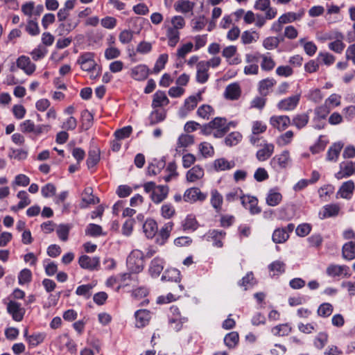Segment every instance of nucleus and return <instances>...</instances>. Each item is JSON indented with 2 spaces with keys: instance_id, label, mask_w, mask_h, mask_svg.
<instances>
[{
  "instance_id": "obj_1",
  "label": "nucleus",
  "mask_w": 355,
  "mask_h": 355,
  "mask_svg": "<svg viewBox=\"0 0 355 355\" xmlns=\"http://www.w3.org/2000/svg\"><path fill=\"white\" fill-rule=\"evenodd\" d=\"M127 266L132 272H140L144 267V253L139 250H132L127 258Z\"/></svg>"
},
{
  "instance_id": "obj_2",
  "label": "nucleus",
  "mask_w": 355,
  "mask_h": 355,
  "mask_svg": "<svg viewBox=\"0 0 355 355\" xmlns=\"http://www.w3.org/2000/svg\"><path fill=\"white\" fill-rule=\"evenodd\" d=\"M259 61V53L245 55V62L248 65L244 67V73L246 75H257L259 73L258 62Z\"/></svg>"
},
{
  "instance_id": "obj_3",
  "label": "nucleus",
  "mask_w": 355,
  "mask_h": 355,
  "mask_svg": "<svg viewBox=\"0 0 355 355\" xmlns=\"http://www.w3.org/2000/svg\"><path fill=\"white\" fill-rule=\"evenodd\" d=\"M77 62L80 65L83 70L89 72L93 71L96 67L94 53L92 52H85L81 54Z\"/></svg>"
},
{
  "instance_id": "obj_4",
  "label": "nucleus",
  "mask_w": 355,
  "mask_h": 355,
  "mask_svg": "<svg viewBox=\"0 0 355 355\" xmlns=\"http://www.w3.org/2000/svg\"><path fill=\"white\" fill-rule=\"evenodd\" d=\"M7 311L12 315L15 321L20 322L23 320L25 310L21 307V304L10 300L7 304Z\"/></svg>"
},
{
  "instance_id": "obj_5",
  "label": "nucleus",
  "mask_w": 355,
  "mask_h": 355,
  "mask_svg": "<svg viewBox=\"0 0 355 355\" xmlns=\"http://www.w3.org/2000/svg\"><path fill=\"white\" fill-rule=\"evenodd\" d=\"M78 263L83 269L98 270L100 266V259L98 257H91L87 255H82L78 259Z\"/></svg>"
},
{
  "instance_id": "obj_6",
  "label": "nucleus",
  "mask_w": 355,
  "mask_h": 355,
  "mask_svg": "<svg viewBox=\"0 0 355 355\" xmlns=\"http://www.w3.org/2000/svg\"><path fill=\"white\" fill-rule=\"evenodd\" d=\"M328 276L336 277L343 275L345 277H350L349 268L345 265L330 264L326 270Z\"/></svg>"
},
{
  "instance_id": "obj_7",
  "label": "nucleus",
  "mask_w": 355,
  "mask_h": 355,
  "mask_svg": "<svg viewBox=\"0 0 355 355\" xmlns=\"http://www.w3.org/2000/svg\"><path fill=\"white\" fill-rule=\"evenodd\" d=\"M339 166L340 171L335 174L338 180L350 177L355 173V162L352 161L343 162Z\"/></svg>"
},
{
  "instance_id": "obj_8",
  "label": "nucleus",
  "mask_w": 355,
  "mask_h": 355,
  "mask_svg": "<svg viewBox=\"0 0 355 355\" xmlns=\"http://www.w3.org/2000/svg\"><path fill=\"white\" fill-rule=\"evenodd\" d=\"M270 123L279 131H284L291 125V120L286 115L272 116L270 119Z\"/></svg>"
},
{
  "instance_id": "obj_9",
  "label": "nucleus",
  "mask_w": 355,
  "mask_h": 355,
  "mask_svg": "<svg viewBox=\"0 0 355 355\" xmlns=\"http://www.w3.org/2000/svg\"><path fill=\"white\" fill-rule=\"evenodd\" d=\"M17 66L28 76L32 75L36 69V65L31 61L29 57L21 55L17 60Z\"/></svg>"
},
{
  "instance_id": "obj_10",
  "label": "nucleus",
  "mask_w": 355,
  "mask_h": 355,
  "mask_svg": "<svg viewBox=\"0 0 355 355\" xmlns=\"http://www.w3.org/2000/svg\"><path fill=\"white\" fill-rule=\"evenodd\" d=\"M241 204L250 211L251 214H258L261 211V208L258 206V200L256 197L245 195V197H241Z\"/></svg>"
},
{
  "instance_id": "obj_11",
  "label": "nucleus",
  "mask_w": 355,
  "mask_h": 355,
  "mask_svg": "<svg viewBox=\"0 0 355 355\" xmlns=\"http://www.w3.org/2000/svg\"><path fill=\"white\" fill-rule=\"evenodd\" d=\"M183 198L186 202L204 201L207 198V194L202 193L197 187H192L186 190Z\"/></svg>"
},
{
  "instance_id": "obj_12",
  "label": "nucleus",
  "mask_w": 355,
  "mask_h": 355,
  "mask_svg": "<svg viewBox=\"0 0 355 355\" xmlns=\"http://www.w3.org/2000/svg\"><path fill=\"white\" fill-rule=\"evenodd\" d=\"M300 98V95H294L282 99L278 103L277 107L284 111L293 110L298 105Z\"/></svg>"
},
{
  "instance_id": "obj_13",
  "label": "nucleus",
  "mask_w": 355,
  "mask_h": 355,
  "mask_svg": "<svg viewBox=\"0 0 355 355\" xmlns=\"http://www.w3.org/2000/svg\"><path fill=\"white\" fill-rule=\"evenodd\" d=\"M241 95V89L239 83H234L228 85L224 92V97L230 101L238 100Z\"/></svg>"
},
{
  "instance_id": "obj_14",
  "label": "nucleus",
  "mask_w": 355,
  "mask_h": 355,
  "mask_svg": "<svg viewBox=\"0 0 355 355\" xmlns=\"http://www.w3.org/2000/svg\"><path fill=\"white\" fill-rule=\"evenodd\" d=\"M164 261L163 259L157 257L154 258L149 266V273L153 277H157L159 276L164 268Z\"/></svg>"
},
{
  "instance_id": "obj_15",
  "label": "nucleus",
  "mask_w": 355,
  "mask_h": 355,
  "mask_svg": "<svg viewBox=\"0 0 355 355\" xmlns=\"http://www.w3.org/2000/svg\"><path fill=\"white\" fill-rule=\"evenodd\" d=\"M289 160V153L283 151L280 155H275L270 161L271 166L276 169L286 168Z\"/></svg>"
},
{
  "instance_id": "obj_16",
  "label": "nucleus",
  "mask_w": 355,
  "mask_h": 355,
  "mask_svg": "<svg viewBox=\"0 0 355 355\" xmlns=\"http://www.w3.org/2000/svg\"><path fill=\"white\" fill-rule=\"evenodd\" d=\"M135 316L136 319V327L142 328L149 323L151 314L147 309H140L135 312Z\"/></svg>"
},
{
  "instance_id": "obj_17",
  "label": "nucleus",
  "mask_w": 355,
  "mask_h": 355,
  "mask_svg": "<svg viewBox=\"0 0 355 355\" xmlns=\"http://www.w3.org/2000/svg\"><path fill=\"white\" fill-rule=\"evenodd\" d=\"M150 73V69L146 64H139L131 70V76L136 80L141 81L146 80Z\"/></svg>"
},
{
  "instance_id": "obj_18",
  "label": "nucleus",
  "mask_w": 355,
  "mask_h": 355,
  "mask_svg": "<svg viewBox=\"0 0 355 355\" xmlns=\"http://www.w3.org/2000/svg\"><path fill=\"white\" fill-rule=\"evenodd\" d=\"M340 207L338 204H329L323 207L320 211L319 216L321 219L337 216L340 212Z\"/></svg>"
},
{
  "instance_id": "obj_19",
  "label": "nucleus",
  "mask_w": 355,
  "mask_h": 355,
  "mask_svg": "<svg viewBox=\"0 0 355 355\" xmlns=\"http://www.w3.org/2000/svg\"><path fill=\"white\" fill-rule=\"evenodd\" d=\"M276 83V80L272 78H267L260 80L258 84V91L259 94L262 96H266Z\"/></svg>"
},
{
  "instance_id": "obj_20",
  "label": "nucleus",
  "mask_w": 355,
  "mask_h": 355,
  "mask_svg": "<svg viewBox=\"0 0 355 355\" xmlns=\"http://www.w3.org/2000/svg\"><path fill=\"white\" fill-rule=\"evenodd\" d=\"M204 169L200 165H196L189 169L186 174L187 180L189 182H195L203 178Z\"/></svg>"
},
{
  "instance_id": "obj_21",
  "label": "nucleus",
  "mask_w": 355,
  "mask_h": 355,
  "mask_svg": "<svg viewBox=\"0 0 355 355\" xmlns=\"http://www.w3.org/2000/svg\"><path fill=\"white\" fill-rule=\"evenodd\" d=\"M234 166V161H228L224 157L216 159L213 162V168L217 172L230 170Z\"/></svg>"
},
{
  "instance_id": "obj_22",
  "label": "nucleus",
  "mask_w": 355,
  "mask_h": 355,
  "mask_svg": "<svg viewBox=\"0 0 355 355\" xmlns=\"http://www.w3.org/2000/svg\"><path fill=\"white\" fill-rule=\"evenodd\" d=\"M168 193V186L159 185L157 187V189L150 194L151 200L155 203H160L167 196Z\"/></svg>"
},
{
  "instance_id": "obj_23",
  "label": "nucleus",
  "mask_w": 355,
  "mask_h": 355,
  "mask_svg": "<svg viewBox=\"0 0 355 355\" xmlns=\"http://www.w3.org/2000/svg\"><path fill=\"white\" fill-rule=\"evenodd\" d=\"M354 189V182L352 180H348L343 183L337 192V196L340 195L343 198L349 199Z\"/></svg>"
},
{
  "instance_id": "obj_24",
  "label": "nucleus",
  "mask_w": 355,
  "mask_h": 355,
  "mask_svg": "<svg viewBox=\"0 0 355 355\" xmlns=\"http://www.w3.org/2000/svg\"><path fill=\"white\" fill-rule=\"evenodd\" d=\"M168 103L169 100L164 92L159 90L154 94L152 102V107L154 109L167 105Z\"/></svg>"
},
{
  "instance_id": "obj_25",
  "label": "nucleus",
  "mask_w": 355,
  "mask_h": 355,
  "mask_svg": "<svg viewBox=\"0 0 355 355\" xmlns=\"http://www.w3.org/2000/svg\"><path fill=\"white\" fill-rule=\"evenodd\" d=\"M209 69L207 64L203 62H199L197 64L196 80L198 83L203 84L206 83L209 78Z\"/></svg>"
},
{
  "instance_id": "obj_26",
  "label": "nucleus",
  "mask_w": 355,
  "mask_h": 355,
  "mask_svg": "<svg viewBox=\"0 0 355 355\" xmlns=\"http://www.w3.org/2000/svg\"><path fill=\"white\" fill-rule=\"evenodd\" d=\"M304 15V10H300L297 12H288L279 17V21L288 24L301 19Z\"/></svg>"
},
{
  "instance_id": "obj_27",
  "label": "nucleus",
  "mask_w": 355,
  "mask_h": 355,
  "mask_svg": "<svg viewBox=\"0 0 355 355\" xmlns=\"http://www.w3.org/2000/svg\"><path fill=\"white\" fill-rule=\"evenodd\" d=\"M343 147V144L341 142H337L333 144L327 153V159L328 161H334L336 162L340 153Z\"/></svg>"
},
{
  "instance_id": "obj_28",
  "label": "nucleus",
  "mask_w": 355,
  "mask_h": 355,
  "mask_svg": "<svg viewBox=\"0 0 355 355\" xmlns=\"http://www.w3.org/2000/svg\"><path fill=\"white\" fill-rule=\"evenodd\" d=\"M144 232L148 238H153L157 232V225L155 220L149 218L143 225Z\"/></svg>"
},
{
  "instance_id": "obj_29",
  "label": "nucleus",
  "mask_w": 355,
  "mask_h": 355,
  "mask_svg": "<svg viewBox=\"0 0 355 355\" xmlns=\"http://www.w3.org/2000/svg\"><path fill=\"white\" fill-rule=\"evenodd\" d=\"M309 121L308 113H301L295 115L291 120V125L295 126L298 130L304 128Z\"/></svg>"
},
{
  "instance_id": "obj_30",
  "label": "nucleus",
  "mask_w": 355,
  "mask_h": 355,
  "mask_svg": "<svg viewBox=\"0 0 355 355\" xmlns=\"http://www.w3.org/2000/svg\"><path fill=\"white\" fill-rule=\"evenodd\" d=\"M342 257L344 259L351 261L355 259V243L349 241L342 248Z\"/></svg>"
},
{
  "instance_id": "obj_31",
  "label": "nucleus",
  "mask_w": 355,
  "mask_h": 355,
  "mask_svg": "<svg viewBox=\"0 0 355 355\" xmlns=\"http://www.w3.org/2000/svg\"><path fill=\"white\" fill-rule=\"evenodd\" d=\"M209 236L213 240L214 245L216 248H221L223 245L222 240L225 238L226 232L219 230H211L208 232Z\"/></svg>"
},
{
  "instance_id": "obj_32",
  "label": "nucleus",
  "mask_w": 355,
  "mask_h": 355,
  "mask_svg": "<svg viewBox=\"0 0 355 355\" xmlns=\"http://www.w3.org/2000/svg\"><path fill=\"white\" fill-rule=\"evenodd\" d=\"M275 146L272 144H266L263 148L257 152V158L259 161L263 162L268 159L273 153Z\"/></svg>"
},
{
  "instance_id": "obj_33",
  "label": "nucleus",
  "mask_w": 355,
  "mask_h": 355,
  "mask_svg": "<svg viewBox=\"0 0 355 355\" xmlns=\"http://www.w3.org/2000/svg\"><path fill=\"white\" fill-rule=\"evenodd\" d=\"M17 196L20 199V201L16 206L12 207L11 209L12 211H17L19 209H22L29 205L31 202L28 194L25 191H19Z\"/></svg>"
},
{
  "instance_id": "obj_34",
  "label": "nucleus",
  "mask_w": 355,
  "mask_h": 355,
  "mask_svg": "<svg viewBox=\"0 0 355 355\" xmlns=\"http://www.w3.org/2000/svg\"><path fill=\"white\" fill-rule=\"evenodd\" d=\"M173 223L168 222L164 224V225L159 230L157 237V242L160 244H164L170 236V233L172 230Z\"/></svg>"
},
{
  "instance_id": "obj_35",
  "label": "nucleus",
  "mask_w": 355,
  "mask_h": 355,
  "mask_svg": "<svg viewBox=\"0 0 355 355\" xmlns=\"http://www.w3.org/2000/svg\"><path fill=\"white\" fill-rule=\"evenodd\" d=\"M166 35L168 39V45L171 47H175L180 41V31L168 26Z\"/></svg>"
},
{
  "instance_id": "obj_36",
  "label": "nucleus",
  "mask_w": 355,
  "mask_h": 355,
  "mask_svg": "<svg viewBox=\"0 0 355 355\" xmlns=\"http://www.w3.org/2000/svg\"><path fill=\"white\" fill-rule=\"evenodd\" d=\"M161 279L162 281L179 282L181 279L180 271L175 268L166 269Z\"/></svg>"
},
{
  "instance_id": "obj_37",
  "label": "nucleus",
  "mask_w": 355,
  "mask_h": 355,
  "mask_svg": "<svg viewBox=\"0 0 355 355\" xmlns=\"http://www.w3.org/2000/svg\"><path fill=\"white\" fill-rule=\"evenodd\" d=\"M194 142L193 136L190 135H181L178 140L177 146H176V152L177 153H180L181 148H187L190 145L193 144Z\"/></svg>"
},
{
  "instance_id": "obj_38",
  "label": "nucleus",
  "mask_w": 355,
  "mask_h": 355,
  "mask_svg": "<svg viewBox=\"0 0 355 355\" xmlns=\"http://www.w3.org/2000/svg\"><path fill=\"white\" fill-rule=\"evenodd\" d=\"M268 205L274 207L279 205L282 200V195L274 189H270L266 198Z\"/></svg>"
},
{
  "instance_id": "obj_39",
  "label": "nucleus",
  "mask_w": 355,
  "mask_h": 355,
  "mask_svg": "<svg viewBox=\"0 0 355 355\" xmlns=\"http://www.w3.org/2000/svg\"><path fill=\"white\" fill-rule=\"evenodd\" d=\"M60 343L62 347H66L67 350L71 353H76V345L74 341L69 338L68 334H63L59 337Z\"/></svg>"
},
{
  "instance_id": "obj_40",
  "label": "nucleus",
  "mask_w": 355,
  "mask_h": 355,
  "mask_svg": "<svg viewBox=\"0 0 355 355\" xmlns=\"http://www.w3.org/2000/svg\"><path fill=\"white\" fill-rule=\"evenodd\" d=\"M272 241L275 243H283L288 240L289 235L284 228H277L272 234Z\"/></svg>"
},
{
  "instance_id": "obj_41",
  "label": "nucleus",
  "mask_w": 355,
  "mask_h": 355,
  "mask_svg": "<svg viewBox=\"0 0 355 355\" xmlns=\"http://www.w3.org/2000/svg\"><path fill=\"white\" fill-rule=\"evenodd\" d=\"M260 58L261 59V68L262 70L269 71L272 70L275 67V62L270 56H268L266 54L259 53V59Z\"/></svg>"
},
{
  "instance_id": "obj_42",
  "label": "nucleus",
  "mask_w": 355,
  "mask_h": 355,
  "mask_svg": "<svg viewBox=\"0 0 355 355\" xmlns=\"http://www.w3.org/2000/svg\"><path fill=\"white\" fill-rule=\"evenodd\" d=\"M194 4L189 0H179L175 5V9L178 12L187 13L191 11L193 8Z\"/></svg>"
},
{
  "instance_id": "obj_43",
  "label": "nucleus",
  "mask_w": 355,
  "mask_h": 355,
  "mask_svg": "<svg viewBox=\"0 0 355 355\" xmlns=\"http://www.w3.org/2000/svg\"><path fill=\"white\" fill-rule=\"evenodd\" d=\"M211 205L216 211H219L223 204V199L222 195L216 189H214L211 192Z\"/></svg>"
},
{
  "instance_id": "obj_44",
  "label": "nucleus",
  "mask_w": 355,
  "mask_h": 355,
  "mask_svg": "<svg viewBox=\"0 0 355 355\" xmlns=\"http://www.w3.org/2000/svg\"><path fill=\"white\" fill-rule=\"evenodd\" d=\"M166 117V113L164 110H155L153 111L149 117V125H154L164 120Z\"/></svg>"
},
{
  "instance_id": "obj_45",
  "label": "nucleus",
  "mask_w": 355,
  "mask_h": 355,
  "mask_svg": "<svg viewBox=\"0 0 355 355\" xmlns=\"http://www.w3.org/2000/svg\"><path fill=\"white\" fill-rule=\"evenodd\" d=\"M285 263L281 261H275L268 266V269L270 272H273L272 275H277L285 272Z\"/></svg>"
},
{
  "instance_id": "obj_46",
  "label": "nucleus",
  "mask_w": 355,
  "mask_h": 355,
  "mask_svg": "<svg viewBox=\"0 0 355 355\" xmlns=\"http://www.w3.org/2000/svg\"><path fill=\"white\" fill-rule=\"evenodd\" d=\"M343 35L342 33H338L337 35V40L334 42H332L329 44V48L330 50L337 53H340L344 50L345 45L342 42L341 39H343Z\"/></svg>"
},
{
  "instance_id": "obj_47",
  "label": "nucleus",
  "mask_w": 355,
  "mask_h": 355,
  "mask_svg": "<svg viewBox=\"0 0 355 355\" xmlns=\"http://www.w3.org/2000/svg\"><path fill=\"white\" fill-rule=\"evenodd\" d=\"M330 111L331 107H329L325 103L324 105L317 107L315 109V117L313 119V121L326 119Z\"/></svg>"
},
{
  "instance_id": "obj_48",
  "label": "nucleus",
  "mask_w": 355,
  "mask_h": 355,
  "mask_svg": "<svg viewBox=\"0 0 355 355\" xmlns=\"http://www.w3.org/2000/svg\"><path fill=\"white\" fill-rule=\"evenodd\" d=\"M334 311L331 304L324 302L320 304L318 309L317 313L320 317L327 318L330 316Z\"/></svg>"
},
{
  "instance_id": "obj_49",
  "label": "nucleus",
  "mask_w": 355,
  "mask_h": 355,
  "mask_svg": "<svg viewBox=\"0 0 355 355\" xmlns=\"http://www.w3.org/2000/svg\"><path fill=\"white\" fill-rule=\"evenodd\" d=\"M202 100L201 93L199 92L196 96H191L184 101V107L188 111L193 110L198 105V101Z\"/></svg>"
},
{
  "instance_id": "obj_50",
  "label": "nucleus",
  "mask_w": 355,
  "mask_h": 355,
  "mask_svg": "<svg viewBox=\"0 0 355 355\" xmlns=\"http://www.w3.org/2000/svg\"><path fill=\"white\" fill-rule=\"evenodd\" d=\"M168 55L166 53L161 54L156 60L153 69L154 73H158L161 70L164 69L165 64L168 62Z\"/></svg>"
},
{
  "instance_id": "obj_51",
  "label": "nucleus",
  "mask_w": 355,
  "mask_h": 355,
  "mask_svg": "<svg viewBox=\"0 0 355 355\" xmlns=\"http://www.w3.org/2000/svg\"><path fill=\"white\" fill-rule=\"evenodd\" d=\"M93 114L87 110H84L81 112L82 125L85 130H88L93 123Z\"/></svg>"
},
{
  "instance_id": "obj_52",
  "label": "nucleus",
  "mask_w": 355,
  "mask_h": 355,
  "mask_svg": "<svg viewBox=\"0 0 355 355\" xmlns=\"http://www.w3.org/2000/svg\"><path fill=\"white\" fill-rule=\"evenodd\" d=\"M46 337V335L44 333H35L32 335H30V336L28 338V343L31 347H35L42 343L44 338Z\"/></svg>"
},
{
  "instance_id": "obj_53",
  "label": "nucleus",
  "mask_w": 355,
  "mask_h": 355,
  "mask_svg": "<svg viewBox=\"0 0 355 355\" xmlns=\"http://www.w3.org/2000/svg\"><path fill=\"white\" fill-rule=\"evenodd\" d=\"M291 331V328L288 324H282L274 327L271 331L273 335L277 336H284L288 335Z\"/></svg>"
},
{
  "instance_id": "obj_54",
  "label": "nucleus",
  "mask_w": 355,
  "mask_h": 355,
  "mask_svg": "<svg viewBox=\"0 0 355 355\" xmlns=\"http://www.w3.org/2000/svg\"><path fill=\"white\" fill-rule=\"evenodd\" d=\"M239 340V336L238 333L236 331H232L227 334L224 338L225 344L229 348L234 347L237 345Z\"/></svg>"
},
{
  "instance_id": "obj_55",
  "label": "nucleus",
  "mask_w": 355,
  "mask_h": 355,
  "mask_svg": "<svg viewBox=\"0 0 355 355\" xmlns=\"http://www.w3.org/2000/svg\"><path fill=\"white\" fill-rule=\"evenodd\" d=\"M70 229L71 226L69 224H60L58 227L56 233L61 241H67L68 240Z\"/></svg>"
},
{
  "instance_id": "obj_56",
  "label": "nucleus",
  "mask_w": 355,
  "mask_h": 355,
  "mask_svg": "<svg viewBox=\"0 0 355 355\" xmlns=\"http://www.w3.org/2000/svg\"><path fill=\"white\" fill-rule=\"evenodd\" d=\"M245 195L243 193L242 189L239 187H236L234 188L226 194L225 199L227 202H232L239 198H240V200H241V197H245Z\"/></svg>"
},
{
  "instance_id": "obj_57",
  "label": "nucleus",
  "mask_w": 355,
  "mask_h": 355,
  "mask_svg": "<svg viewBox=\"0 0 355 355\" xmlns=\"http://www.w3.org/2000/svg\"><path fill=\"white\" fill-rule=\"evenodd\" d=\"M100 160L99 151L98 150H91L89 151L87 165L89 168L96 166Z\"/></svg>"
},
{
  "instance_id": "obj_58",
  "label": "nucleus",
  "mask_w": 355,
  "mask_h": 355,
  "mask_svg": "<svg viewBox=\"0 0 355 355\" xmlns=\"http://www.w3.org/2000/svg\"><path fill=\"white\" fill-rule=\"evenodd\" d=\"M242 138V135L238 132H233L229 134L225 139V144L227 146H236Z\"/></svg>"
},
{
  "instance_id": "obj_59",
  "label": "nucleus",
  "mask_w": 355,
  "mask_h": 355,
  "mask_svg": "<svg viewBox=\"0 0 355 355\" xmlns=\"http://www.w3.org/2000/svg\"><path fill=\"white\" fill-rule=\"evenodd\" d=\"M85 234L91 236L96 237L103 234V230L101 226L94 223H90L85 230Z\"/></svg>"
},
{
  "instance_id": "obj_60",
  "label": "nucleus",
  "mask_w": 355,
  "mask_h": 355,
  "mask_svg": "<svg viewBox=\"0 0 355 355\" xmlns=\"http://www.w3.org/2000/svg\"><path fill=\"white\" fill-rule=\"evenodd\" d=\"M93 286L91 284H83L76 288V294L83 296L85 299H89L92 295L91 290Z\"/></svg>"
},
{
  "instance_id": "obj_61",
  "label": "nucleus",
  "mask_w": 355,
  "mask_h": 355,
  "mask_svg": "<svg viewBox=\"0 0 355 355\" xmlns=\"http://www.w3.org/2000/svg\"><path fill=\"white\" fill-rule=\"evenodd\" d=\"M182 227L184 230L194 231L198 227V222L194 216L189 215L184 220Z\"/></svg>"
},
{
  "instance_id": "obj_62",
  "label": "nucleus",
  "mask_w": 355,
  "mask_h": 355,
  "mask_svg": "<svg viewBox=\"0 0 355 355\" xmlns=\"http://www.w3.org/2000/svg\"><path fill=\"white\" fill-rule=\"evenodd\" d=\"M293 135L292 130H288L277 138V144L280 146H286L291 142Z\"/></svg>"
},
{
  "instance_id": "obj_63",
  "label": "nucleus",
  "mask_w": 355,
  "mask_h": 355,
  "mask_svg": "<svg viewBox=\"0 0 355 355\" xmlns=\"http://www.w3.org/2000/svg\"><path fill=\"white\" fill-rule=\"evenodd\" d=\"M28 153L24 149L10 148L8 156L11 159L23 160L27 157Z\"/></svg>"
},
{
  "instance_id": "obj_64",
  "label": "nucleus",
  "mask_w": 355,
  "mask_h": 355,
  "mask_svg": "<svg viewBox=\"0 0 355 355\" xmlns=\"http://www.w3.org/2000/svg\"><path fill=\"white\" fill-rule=\"evenodd\" d=\"M199 150L203 157H212L214 154L213 146L207 142H202L199 145Z\"/></svg>"
}]
</instances>
